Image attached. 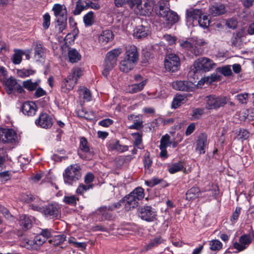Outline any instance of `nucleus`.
<instances>
[{"mask_svg": "<svg viewBox=\"0 0 254 254\" xmlns=\"http://www.w3.org/2000/svg\"><path fill=\"white\" fill-rule=\"evenodd\" d=\"M203 113V109L201 108H196L192 110L191 116L194 119H198Z\"/></svg>", "mask_w": 254, "mask_h": 254, "instance_id": "nucleus-63", "label": "nucleus"}, {"mask_svg": "<svg viewBox=\"0 0 254 254\" xmlns=\"http://www.w3.org/2000/svg\"><path fill=\"white\" fill-rule=\"evenodd\" d=\"M69 61L72 63H76L80 60L81 56L75 49H72L69 50L68 53Z\"/></svg>", "mask_w": 254, "mask_h": 254, "instance_id": "nucleus-40", "label": "nucleus"}, {"mask_svg": "<svg viewBox=\"0 0 254 254\" xmlns=\"http://www.w3.org/2000/svg\"><path fill=\"white\" fill-rule=\"evenodd\" d=\"M18 136L12 129H4L0 135V140L5 143L15 144L18 142Z\"/></svg>", "mask_w": 254, "mask_h": 254, "instance_id": "nucleus-9", "label": "nucleus"}, {"mask_svg": "<svg viewBox=\"0 0 254 254\" xmlns=\"http://www.w3.org/2000/svg\"><path fill=\"white\" fill-rule=\"evenodd\" d=\"M75 3V7L73 10L74 15H79L83 10L88 8V4L85 1H76Z\"/></svg>", "mask_w": 254, "mask_h": 254, "instance_id": "nucleus-38", "label": "nucleus"}, {"mask_svg": "<svg viewBox=\"0 0 254 254\" xmlns=\"http://www.w3.org/2000/svg\"><path fill=\"white\" fill-rule=\"evenodd\" d=\"M241 39L239 34H237L233 36L232 39V44L233 46L238 47L241 45Z\"/></svg>", "mask_w": 254, "mask_h": 254, "instance_id": "nucleus-59", "label": "nucleus"}, {"mask_svg": "<svg viewBox=\"0 0 254 254\" xmlns=\"http://www.w3.org/2000/svg\"><path fill=\"white\" fill-rule=\"evenodd\" d=\"M18 83L16 80L10 77L4 81V88L8 94L14 93L16 90Z\"/></svg>", "mask_w": 254, "mask_h": 254, "instance_id": "nucleus-20", "label": "nucleus"}, {"mask_svg": "<svg viewBox=\"0 0 254 254\" xmlns=\"http://www.w3.org/2000/svg\"><path fill=\"white\" fill-rule=\"evenodd\" d=\"M22 199L25 202L30 203L32 201H39L40 200L38 197H34L31 194H23L22 196Z\"/></svg>", "mask_w": 254, "mask_h": 254, "instance_id": "nucleus-53", "label": "nucleus"}, {"mask_svg": "<svg viewBox=\"0 0 254 254\" xmlns=\"http://www.w3.org/2000/svg\"><path fill=\"white\" fill-rule=\"evenodd\" d=\"M251 242L252 239L249 235H244L240 237L239 242L234 243L233 246L235 249L240 252L245 250Z\"/></svg>", "mask_w": 254, "mask_h": 254, "instance_id": "nucleus-14", "label": "nucleus"}, {"mask_svg": "<svg viewBox=\"0 0 254 254\" xmlns=\"http://www.w3.org/2000/svg\"><path fill=\"white\" fill-rule=\"evenodd\" d=\"M128 194L123 199L126 210L129 211L138 206V202Z\"/></svg>", "mask_w": 254, "mask_h": 254, "instance_id": "nucleus-27", "label": "nucleus"}, {"mask_svg": "<svg viewBox=\"0 0 254 254\" xmlns=\"http://www.w3.org/2000/svg\"><path fill=\"white\" fill-rule=\"evenodd\" d=\"M17 73L19 76L22 78L28 77L30 75H32L35 73V71L31 69H18Z\"/></svg>", "mask_w": 254, "mask_h": 254, "instance_id": "nucleus-50", "label": "nucleus"}, {"mask_svg": "<svg viewBox=\"0 0 254 254\" xmlns=\"http://www.w3.org/2000/svg\"><path fill=\"white\" fill-rule=\"evenodd\" d=\"M237 21L234 18H230L227 20L226 24L229 28L235 29L237 26Z\"/></svg>", "mask_w": 254, "mask_h": 254, "instance_id": "nucleus-64", "label": "nucleus"}, {"mask_svg": "<svg viewBox=\"0 0 254 254\" xmlns=\"http://www.w3.org/2000/svg\"><path fill=\"white\" fill-rule=\"evenodd\" d=\"M180 46L185 49L186 50L190 51V49L192 46V41H180L179 42Z\"/></svg>", "mask_w": 254, "mask_h": 254, "instance_id": "nucleus-62", "label": "nucleus"}, {"mask_svg": "<svg viewBox=\"0 0 254 254\" xmlns=\"http://www.w3.org/2000/svg\"><path fill=\"white\" fill-rule=\"evenodd\" d=\"M229 98L224 96L210 95L205 98V108L208 110H217L224 107L228 102Z\"/></svg>", "mask_w": 254, "mask_h": 254, "instance_id": "nucleus-5", "label": "nucleus"}, {"mask_svg": "<svg viewBox=\"0 0 254 254\" xmlns=\"http://www.w3.org/2000/svg\"><path fill=\"white\" fill-rule=\"evenodd\" d=\"M13 52L11 60L14 64H19L22 61L23 56H25L27 60H29L30 58V50H23L20 49H14Z\"/></svg>", "mask_w": 254, "mask_h": 254, "instance_id": "nucleus-10", "label": "nucleus"}, {"mask_svg": "<svg viewBox=\"0 0 254 254\" xmlns=\"http://www.w3.org/2000/svg\"><path fill=\"white\" fill-rule=\"evenodd\" d=\"M190 52L195 56H198L202 53L203 50L194 41H192V46Z\"/></svg>", "mask_w": 254, "mask_h": 254, "instance_id": "nucleus-48", "label": "nucleus"}, {"mask_svg": "<svg viewBox=\"0 0 254 254\" xmlns=\"http://www.w3.org/2000/svg\"><path fill=\"white\" fill-rule=\"evenodd\" d=\"M79 148L82 152L87 154V157H84L78 152V154L81 158L89 159L92 157L93 154L90 151L87 140L84 137H82L80 139Z\"/></svg>", "mask_w": 254, "mask_h": 254, "instance_id": "nucleus-19", "label": "nucleus"}, {"mask_svg": "<svg viewBox=\"0 0 254 254\" xmlns=\"http://www.w3.org/2000/svg\"><path fill=\"white\" fill-rule=\"evenodd\" d=\"M114 34L110 30L103 31L99 36V42L102 45H105L113 40Z\"/></svg>", "mask_w": 254, "mask_h": 254, "instance_id": "nucleus-23", "label": "nucleus"}, {"mask_svg": "<svg viewBox=\"0 0 254 254\" xmlns=\"http://www.w3.org/2000/svg\"><path fill=\"white\" fill-rule=\"evenodd\" d=\"M63 200L64 202L67 204L75 206L77 204V201L78 200V198L74 195L64 196Z\"/></svg>", "mask_w": 254, "mask_h": 254, "instance_id": "nucleus-44", "label": "nucleus"}, {"mask_svg": "<svg viewBox=\"0 0 254 254\" xmlns=\"http://www.w3.org/2000/svg\"><path fill=\"white\" fill-rule=\"evenodd\" d=\"M202 15V12L199 9L191 8L186 11L187 18L188 20H197Z\"/></svg>", "mask_w": 254, "mask_h": 254, "instance_id": "nucleus-26", "label": "nucleus"}, {"mask_svg": "<svg viewBox=\"0 0 254 254\" xmlns=\"http://www.w3.org/2000/svg\"><path fill=\"white\" fill-rule=\"evenodd\" d=\"M218 69L224 76H229L231 75L232 74L230 65L223 66L221 68H218Z\"/></svg>", "mask_w": 254, "mask_h": 254, "instance_id": "nucleus-58", "label": "nucleus"}, {"mask_svg": "<svg viewBox=\"0 0 254 254\" xmlns=\"http://www.w3.org/2000/svg\"><path fill=\"white\" fill-rule=\"evenodd\" d=\"M169 4L159 3V8L157 14L164 19L166 24L172 25L179 20V16L176 12L171 11L168 7Z\"/></svg>", "mask_w": 254, "mask_h": 254, "instance_id": "nucleus-3", "label": "nucleus"}, {"mask_svg": "<svg viewBox=\"0 0 254 254\" xmlns=\"http://www.w3.org/2000/svg\"><path fill=\"white\" fill-rule=\"evenodd\" d=\"M200 194L201 191L198 188L192 187L186 192V199L189 201H192L198 197Z\"/></svg>", "mask_w": 254, "mask_h": 254, "instance_id": "nucleus-32", "label": "nucleus"}, {"mask_svg": "<svg viewBox=\"0 0 254 254\" xmlns=\"http://www.w3.org/2000/svg\"><path fill=\"white\" fill-rule=\"evenodd\" d=\"M67 19L65 20H57V25L56 26V30L59 33H62L65 29L66 26Z\"/></svg>", "mask_w": 254, "mask_h": 254, "instance_id": "nucleus-46", "label": "nucleus"}, {"mask_svg": "<svg viewBox=\"0 0 254 254\" xmlns=\"http://www.w3.org/2000/svg\"><path fill=\"white\" fill-rule=\"evenodd\" d=\"M131 135L134 139V145L139 147V146L142 142V134L139 133H132Z\"/></svg>", "mask_w": 254, "mask_h": 254, "instance_id": "nucleus-56", "label": "nucleus"}, {"mask_svg": "<svg viewBox=\"0 0 254 254\" xmlns=\"http://www.w3.org/2000/svg\"><path fill=\"white\" fill-rule=\"evenodd\" d=\"M108 148L111 150H116L120 153L127 151L128 149L127 146L120 144L118 140L110 143L108 145Z\"/></svg>", "mask_w": 254, "mask_h": 254, "instance_id": "nucleus-30", "label": "nucleus"}, {"mask_svg": "<svg viewBox=\"0 0 254 254\" xmlns=\"http://www.w3.org/2000/svg\"><path fill=\"white\" fill-rule=\"evenodd\" d=\"M236 99L241 104H246L248 100V94L247 93H242L236 96Z\"/></svg>", "mask_w": 254, "mask_h": 254, "instance_id": "nucleus-55", "label": "nucleus"}, {"mask_svg": "<svg viewBox=\"0 0 254 254\" xmlns=\"http://www.w3.org/2000/svg\"><path fill=\"white\" fill-rule=\"evenodd\" d=\"M81 177L80 167L76 165H71L68 166L63 173V178L65 184L72 185Z\"/></svg>", "mask_w": 254, "mask_h": 254, "instance_id": "nucleus-2", "label": "nucleus"}, {"mask_svg": "<svg viewBox=\"0 0 254 254\" xmlns=\"http://www.w3.org/2000/svg\"><path fill=\"white\" fill-rule=\"evenodd\" d=\"M40 83V80H37L33 82L31 79H28L23 82V86L29 91H32L37 88Z\"/></svg>", "mask_w": 254, "mask_h": 254, "instance_id": "nucleus-39", "label": "nucleus"}, {"mask_svg": "<svg viewBox=\"0 0 254 254\" xmlns=\"http://www.w3.org/2000/svg\"><path fill=\"white\" fill-rule=\"evenodd\" d=\"M163 242V240L160 237H156L152 240L147 245L146 249L149 250L153 247H156Z\"/></svg>", "mask_w": 254, "mask_h": 254, "instance_id": "nucleus-49", "label": "nucleus"}, {"mask_svg": "<svg viewBox=\"0 0 254 254\" xmlns=\"http://www.w3.org/2000/svg\"><path fill=\"white\" fill-rule=\"evenodd\" d=\"M139 217L147 222H153L156 220L157 212L150 206H144L139 210Z\"/></svg>", "mask_w": 254, "mask_h": 254, "instance_id": "nucleus-8", "label": "nucleus"}, {"mask_svg": "<svg viewBox=\"0 0 254 254\" xmlns=\"http://www.w3.org/2000/svg\"><path fill=\"white\" fill-rule=\"evenodd\" d=\"M93 187V184L84 185L83 184H80L77 187L76 190V192L78 194L82 195L84 192L90 189H92Z\"/></svg>", "mask_w": 254, "mask_h": 254, "instance_id": "nucleus-43", "label": "nucleus"}, {"mask_svg": "<svg viewBox=\"0 0 254 254\" xmlns=\"http://www.w3.org/2000/svg\"><path fill=\"white\" fill-rule=\"evenodd\" d=\"M43 214L49 218L57 217L60 214V209L56 204H49L44 207Z\"/></svg>", "mask_w": 254, "mask_h": 254, "instance_id": "nucleus-17", "label": "nucleus"}, {"mask_svg": "<svg viewBox=\"0 0 254 254\" xmlns=\"http://www.w3.org/2000/svg\"><path fill=\"white\" fill-rule=\"evenodd\" d=\"M125 58L130 60L136 63L138 60V53L137 48L131 45L127 48V51L125 54Z\"/></svg>", "mask_w": 254, "mask_h": 254, "instance_id": "nucleus-21", "label": "nucleus"}, {"mask_svg": "<svg viewBox=\"0 0 254 254\" xmlns=\"http://www.w3.org/2000/svg\"><path fill=\"white\" fill-rule=\"evenodd\" d=\"M184 168L181 162H176L168 165V170L170 174H174L182 171Z\"/></svg>", "mask_w": 254, "mask_h": 254, "instance_id": "nucleus-37", "label": "nucleus"}, {"mask_svg": "<svg viewBox=\"0 0 254 254\" xmlns=\"http://www.w3.org/2000/svg\"><path fill=\"white\" fill-rule=\"evenodd\" d=\"M146 84V81H141V82L129 85L126 88L127 92L129 93H135L141 91Z\"/></svg>", "mask_w": 254, "mask_h": 254, "instance_id": "nucleus-28", "label": "nucleus"}, {"mask_svg": "<svg viewBox=\"0 0 254 254\" xmlns=\"http://www.w3.org/2000/svg\"><path fill=\"white\" fill-rule=\"evenodd\" d=\"M210 249L213 251H218L222 248V243L218 240H213L209 242Z\"/></svg>", "mask_w": 254, "mask_h": 254, "instance_id": "nucleus-42", "label": "nucleus"}, {"mask_svg": "<svg viewBox=\"0 0 254 254\" xmlns=\"http://www.w3.org/2000/svg\"><path fill=\"white\" fill-rule=\"evenodd\" d=\"M79 97L80 99H82L83 102H88L90 101L91 96V93L87 88L84 86H81L77 90Z\"/></svg>", "mask_w": 254, "mask_h": 254, "instance_id": "nucleus-33", "label": "nucleus"}, {"mask_svg": "<svg viewBox=\"0 0 254 254\" xmlns=\"http://www.w3.org/2000/svg\"><path fill=\"white\" fill-rule=\"evenodd\" d=\"M197 21L199 26L203 28H206L209 25L210 20L206 15H203L202 17L201 16Z\"/></svg>", "mask_w": 254, "mask_h": 254, "instance_id": "nucleus-47", "label": "nucleus"}, {"mask_svg": "<svg viewBox=\"0 0 254 254\" xmlns=\"http://www.w3.org/2000/svg\"><path fill=\"white\" fill-rule=\"evenodd\" d=\"M127 3L131 8L134 10L136 13V9L140 7L141 0H127Z\"/></svg>", "mask_w": 254, "mask_h": 254, "instance_id": "nucleus-52", "label": "nucleus"}, {"mask_svg": "<svg viewBox=\"0 0 254 254\" xmlns=\"http://www.w3.org/2000/svg\"><path fill=\"white\" fill-rule=\"evenodd\" d=\"M196 151L199 154H204L205 149L208 145L207 136L205 133H201L197 137L196 142Z\"/></svg>", "mask_w": 254, "mask_h": 254, "instance_id": "nucleus-15", "label": "nucleus"}, {"mask_svg": "<svg viewBox=\"0 0 254 254\" xmlns=\"http://www.w3.org/2000/svg\"><path fill=\"white\" fill-rule=\"evenodd\" d=\"M83 19L86 27L92 26L94 24L95 19L94 13L92 11L88 12L83 16Z\"/></svg>", "mask_w": 254, "mask_h": 254, "instance_id": "nucleus-36", "label": "nucleus"}, {"mask_svg": "<svg viewBox=\"0 0 254 254\" xmlns=\"http://www.w3.org/2000/svg\"><path fill=\"white\" fill-rule=\"evenodd\" d=\"M37 107L35 103L31 101L24 102L22 106L23 113L28 116H34L37 111Z\"/></svg>", "mask_w": 254, "mask_h": 254, "instance_id": "nucleus-18", "label": "nucleus"}, {"mask_svg": "<svg viewBox=\"0 0 254 254\" xmlns=\"http://www.w3.org/2000/svg\"><path fill=\"white\" fill-rule=\"evenodd\" d=\"M57 20H65L67 18V9L64 4H55L52 8Z\"/></svg>", "mask_w": 254, "mask_h": 254, "instance_id": "nucleus-12", "label": "nucleus"}, {"mask_svg": "<svg viewBox=\"0 0 254 254\" xmlns=\"http://www.w3.org/2000/svg\"><path fill=\"white\" fill-rule=\"evenodd\" d=\"M226 12L224 5L222 4L212 5L209 9V12L213 16L223 14Z\"/></svg>", "mask_w": 254, "mask_h": 254, "instance_id": "nucleus-31", "label": "nucleus"}, {"mask_svg": "<svg viewBox=\"0 0 254 254\" xmlns=\"http://www.w3.org/2000/svg\"><path fill=\"white\" fill-rule=\"evenodd\" d=\"M124 203L123 200L122 199L120 201L115 203L112 205L109 206H104L101 207L99 209V211L101 213L102 215H104L105 213L107 211H113L115 210L116 209H118L120 208L122 204Z\"/></svg>", "mask_w": 254, "mask_h": 254, "instance_id": "nucleus-35", "label": "nucleus"}, {"mask_svg": "<svg viewBox=\"0 0 254 254\" xmlns=\"http://www.w3.org/2000/svg\"><path fill=\"white\" fill-rule=\"evenodd\" d=\"M127 118L128 120L133 122L134 124L129 126V129H139L143 127V122L140 119L139 116H135L134 115H129Z\"/></svg>", "mask_w": 254, "mask_h": 254, "instance_id": "nucleus-25", "label": "nucleus"}, {"mask_svg": "<svg viewBox=\"0 0 254 254\" xmlns=\"http://www.w3.org/2000/svg\"><path fill=\"white\" fill-rule=\"evenodd\" d=\"M20 225L24 228L28 229L31 224V220L26 215H22L19 219Z\"/></svg>", "mask_w": 254, "mask_h": 254, "instance_id": "nucleus-45", "label": "nucleus"}, {"mask_svg": "<svg viewBox=\"0 0 254 254\" xmlns=\"http://www.w3.org/2000/svg\"><path fill=\"white\" fill-rule=\"evenodd\" d=\"M82 75V70L79 68H73L67 77L62 83V88L64 92H68L72 90L78 79Z\"/></svg>", "mask_w": 254, "mask_h": 254, "instance_id": "nucleus-4", "label": "nucleus"}, {"mask_svg": "<svg viewBox=\"0 0 254 254\" xmlns=\"http://www.w3.org/2000/svg\"><path fill=\"white\" fill-rule=\"evenodd\" d=\"M149 30L147 26L139 25L134 30L133 36L136 38L140 39L146 37L149 34Z\"/></svg>", "mask_w": 254, "mask_h": 254, "instance_id": "nucleus-24", "label": "nucleus"}, {"mask_svg": "<svg viewBox=\"0 0 254 254\" xmlns=\"http://www.w3.org/2000/svg\"><path fill=\"white\" fill-rule=\"evenodd\" d=\"M216 64L211 59L206 57H201L195 60L193 63L195 70L193 72H206L215 67Z\"/></svg>", "mask_w": 254, "mask_h": 254, "instance_id": "nucleus-6", "label": "nucleus"}, {"mask_svg": "<svg viewBox=\"0 0 254 254\" xmlns=\"http://www.w3.org/2000/svg\"><path fill=\"white\" fill-rule=\"evenodd\" d=\"M33 46L34 59L37 62H44L46 57V48L39 42H34Z\"/></svg>", "mask_w": 254, "mask_h": 254, "instance_id": "nucleus-11", "label": "nucleus"}, {"mask_svg": "<svg viewBox=\"0 0 254 254\" xmlns=\"http://www.w3.org/2000/svg\"><path fill=\"white\" fill-rule=\"evenodd\" d=\"M186 97L182 95H177L173 99L172 104L173 108L176 109L186 101Z\"/></svg>", "mask_w": 254, "mask_h": 254, "instance_id": "nucleus-41", "label": "nucleus"}, {"mask_svg": "<svg viewBox=\"0 0 254 254\" xmlns=\"http://www.w3.org/2000/svg\"><path fill=\"white\" fill-rule=\"evenodd\" d=\"M122 53L121 48L114 49L107 53L103 64L102 74L107 77L110 71L116 65L118 57Z\"/></svg>", "mask_w": 254, "mask_h": 254, "instance_id": "nucleus-1", "label": "nucleus"}, {"mask_svg": "<svg viewBox=\"0 0 254 254\" xmlns=\"http://www.w3.org/2000/svg\"><path fill=\"white\" fill-rule=\"evenodd\" d=\"M164 65L166 69L172 72H175L179 69L180 66V60L176 54H169L165 58Z\"/></svg>", "mask_w": 254, "mask_h": 254, "instance_id": "nucleus-7", "label": "nucleus"}, {"mask_svg": "<svg viewBox=\"0 0 254 254\" xmlns=\"http://www.w3.org/2000/svg\"><path fill=\"white\" fill-rule=\"evenodd\" d=\"M51 17L49 13H47L43 16V27L45 29H47L50 25Z\"/></svg>", "mask_w": 254, "mask_h": 254, "instance_id": "nucleus-57", "label": "nucleus"}, {"mask_svg": "<svg viewBox=\"0 0 254 254\" xmlns=\"http://www.w3.org/2000/svg\"><path fill=\"white\" fill-rule=\"evenodd\" d=\"M130 196L133 197L137 202L144 197V190L141 187H137L133 190L128 194Z\"/></svg>", "mask_w": 254, "mask_h": 254, "instance_id": "nucleus-34", "label": "nucleus"}, {"mask_svg": "<svg viewBox=\"0 0 254 254\" xmlns=\"http://www.w3.org/2000/svg\"><path fill=\"white\" fill-rule=\"evenodd\" d=\"M191 82L185 81H176L172 83L174 89L184 91H189L191 88Z\"/></svg>", "mask_w": 254, "mask_h": 254, "instance_id": "nucleus-22", "label": "nucleus"}, {"mask_svg": "<svg viewBox=\"0 0 254 254\" xmlns=\"http://www.w3.org/2000/svg\"><path fill=\"white\" fill-rule=\"evenodd\" d=\"M155 2L153 0H147L143 4V6L140 4V7L136 9V14L140 15H149L153 11Z\"/></svg>", "mask_w": 254, "mask_h": 254, "instance_id": "nucleus-13", "label": "nucleus"}, {"mask_svg": "<svg viewBox=\"0 0 254 254\" xmlns=\"http://www.w3.org/2000/svg\"><path fill=\"white\" fill-rule=\"evenodd\" d=\"M135 63L125 58L120 63V69L124 72H128L134 66Z\"/></svg>", "mask_w": 254, "mask_h": 254, "instance_id": "nucleus-29", "label": "nucleus"}, {"mask_svg": "<svg viewBox=\"0 0 254 254\" xmlns=\"http://www.w3.org/2000/svg\"><path fill=\"white\" fill-rule=\"evenodd\" d=\"M36 125L44 128H48L52 127L53 121L52 118L47 114L40 115L38 119L35 121Z\"/></svg>", "mask_w": 254, "mask_h": 254, "instance_id": "nucleus-16", "label": "nucleus"}, {"mask_svg": "<svg viewBox=\"0 0 254 254\" xmlns=\"http://www.w3.org/2000/svg\"><path fill=\"white\" fill-rule=\"evenodd\" d=\"M11 174L9 171H4L0 173V181L5 182L10 179Z\"/></svg>", "mask_w": 254, "mask_h": 254, "instance_id": "nucleus-60", "label": "nucleus"}, {"mask_svg": "<svg viewBox=\"0 0 254 254\" xmlns=\"http://www.w3.org/2000/svg\"><path fill=\"white\" fill-rule=\"evenodd\" d=\"M172 141H170V137L169 134H166L162 136L160 140L159 147H167L168 145H171Z\"/></svg>", "mask_w": 254, "mask_h": 254, "instance_id": "nucleus-51", "label": "nucleus"}, {"mask_svg": "<svg viewBox=\"0 0 254 254\" xmlns=\"http://www.w3.org/2000/svg\"><path fill=\"white\" fill-rule=\"evenodd\" d=\"M241 210L240 207H236L235 211L233 213V214L231 217V221L233 223H235L239 216Z\"/></svg>", "mask_w": 254, "mask_h": 254, "instance_id": "nucleus-61", "label": "nucleus"}, {"mask_svg": "<svg viewBox=\"0 0 254 254\" xmlns=\"http://www.w3.org/2000/svg\"><path fill=\"white\" fill-rule=\"evenodd\" d=\"M162 180L156 177H153L151 180L145 181V184L148 187H153L154 186L159 184Z\"/></svg>", "mask_w": 254, "mask_h": 254, "instance_id": "nucleus-54", "label": "nucleus"}]
</instances>
